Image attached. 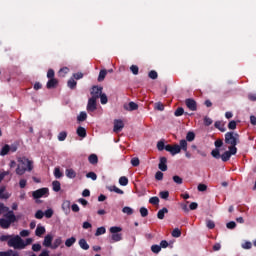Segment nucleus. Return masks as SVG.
Masks as SVG:
<instances>
[{"instance_id": "nucleus-51", "label": "nucleus", "mask_w": 256, "mask_h": 256, "mask_svg": "<svg viewBox=\"0 0 256 256\" xmlns=\"http://www.w3.org/2000/svg\"><path fill=\"white\" fill-rule=\"evenodd\" d=\"M86 177L88 179H92V181H97V174L95 172H89L86 174Z\"/></svg>"}, {"instance_id": "nucleus-64", "label": "nucleus", "mask_w": 256, "mask_h": 256, "mask_svg": "<svg viewBox=\"0 0 256 256\" xmlns=\"http://www.w3.org/2000/svg\"><path fill=\"white\" fill-rule=\"evenodd\" d=\"M12 253L13 250L2 251L0 252V256H11Z\"/></svg>"}, {"instance_id": "nucleus-13", "label": "nucleus", "mask_w": 256, "mask_h": 256, "mask_svg": "<svg viewBox=\"0 0 256 256\" xmlns=\"http://www.w3.org/2000/svg\"><path fill=\"white\" fill-rule=\"evenodd\" d=\"M125 111H137L139 109V105L135 102H130L129 104L124 105Z\"/></svg>"}, {"instance_id": "nucleus-26", "label": "nucleus", "mask_w": 256, "mask_h": 256, "mask_svg": "<svg viewBox=\"0 0 256 256\" xmlns=\"http://www.w3.org/2000/svg\"><path fill=\"white\" fill-rule=\"evenodd\" d=\"M88 161L91 163V165H97V163H99V158L96 154H91L88 158Z\"/></svg>"}, {"instance_id": "nucleus-39", "label": "nucleus", "mask_w": 256, "mask_h": 256, "mask_svg": "<svg viewBox=\"0 0 256 256\" xmlns=\"http://www.w3.org/2000/svg\"><path fill=\"white\" fill-rule=\"evenodd\" d=\"M9 211L13 210H9V207L5 206L3 203H0V215L3 213H9Z\"/></svg>"}, {"instance_id": "nucleus-20", "label": "nucleus", "mask_w": 256, "mask_h": 256, "mask_svg": "<svg viewBox=\"0 0 256 256\" xmlns=\"http://www.w3.org/2000/svg\"><path fill=\"white\" fill-rule=\"evenodd\" d=\"M122 240H123V234H121V233L112 234V236H111V243H117Z\"/></svg>"}, {"instance_id": "nucleus-31", "label": "nucleus", "mask_w": 256, "mask_h": 256, "mask_svg": "<svg viewBox=\"0 0 256 256\" xmlns=\"http://www.w3.org/2000/svg\"><path fill=\"white\" fill-rule=\"evenodd\" d=\"M119 184L122 185V187H127V185H129V179L125 176H121L119 178Z\"/></svg>"}, {"instance_id": "nucleus-19", "label": "nucleus", "mask_w": 256, "mask_h": 256, "mask_svg": "<svg viewBox=\"0 0 256 256\" xmlns=\"http://www.w3.org/2000/svg\"><path fill=\"white\" fill-rule=\"evenodd\" d=\"M9 151H11V146H9V144H5L0 151L1 157H5V155H8Z\"/></svg>"}, {"instance_id": "nucleus-53", "label": "nucleus", "mask_w": 256, "mask_h": 256, "mask_svg": "<svg viewBox=\"0 0 256 256\" xmlns=\"http://www.w3.org/2000/svg\"><path fill=\"white\" fill-rule=\"evenodd\" d=\"M140 160L137 157H134L131 159V165L132 167H139Z\"/></svg>"}, {"instance_id": "nucleus-15", "label": "nucleus", "mask_w": 256, "mask_h": 256, "mask_svg": "<svg viewBox=\"0 0 256 256\" xmlns=\"http://www.w3.org/2000/svg\"><path fill=\"white\" fill-rule=\"evenodd\" d=\"M158 169H160V171H167V158L166 157L160 158V162L158 164Z\"/></svg>"}, {"instance_id": "nucleus-1", "label": "nucleus", "mask_w": 256, "mask_h": 256, "mask_svg": "<svg viewBox=\"0 0 256 256\" xmlns=\"http://www.w3.org/2000/svg\"><path fill=\"white\" fill-rule=\"evenodd\" d=\"M18 165L16 168L17 175H25V172L33 171V161L29 160L28 158H19Z\"/></svg>"}, {"instance_id": "nucleus-18", "label": "nucleus", "mask_w": 256, "mask_h": 256, "mask_svg": "<svg viewBox=\"0 0 256 256\" xmlns=\"http://www.w3.org/2000/svg\"><path fill=\"white\" fill-rule=\"evenodd\" d=\"M66 177H68V179H75L77 177V172L72 168L66 169Z\"/></svg>"}, {"instance_id": "nucleus-62", "label": "nucleus", "mask_w": 256, "mask_h": 256, "mask_svg": "<svg viewBox=\"0 0 256 256\" xmlns=\"http://www.w3.org/2000/svg\"><path fill=\"white\" fill-rule=\"evenodd\" d=\"M148 77L150 79H157V77H158L157 71H155V70L150 71L148 74Z\"/></svg>"}, {"instance_id": "nucleus-52", "label": "nucleus", "mask_w": 256, "mask_h": 256, "mask_svg": "<svg viewBox=\"0 0 256 256\" xmlns=\"http://www.w3.org/2000/svg\"><path fill=\"white\" fill-rule=\"evenodd\" d=\"M172 237H175V238L181 237V230L179 228H175L172 231Z\"/></svg>"}, {"instance_id": "nucleus-58", "label": "nucleus", "mask_w": 256, "mask_h": 256, "mask_svg": "<svg viewBox=\"0 0 256 256\" xmlns=\"http://www.w3.org/2000/svg\"><path fill=\"white\" fill-rule=\"evenodd\" d=\"M155 109H157V111H164L165 110V105H163V103H161V102H157L155 104Z\"/></svg>"}, {"instance_id": "nucleus-8", "label": "nucleus", "mask_w": 256, "mask_h": 256, "mask_svg": "<svg viewBox=\"0 0 256 256\" xmlns=\"http://www.w3.org/2000/svg\"><path fill=\"white\" fill-rule=\"evenodd\" d=\"M92 99L98 100L103 95V87L94 86L91 91Z\"/></svg>"}, {"instance_id": "nucleus-4", "label": "nucleus", "mask_w": 256, "mask_h": 256, "mask_svg": "<svg viewBox=\"0 0 256 256\" xmlns=\"http://www.w3.org/2000/svg\"><path fill=\"white\" fill-rule=\"evenodd\" d=\"M8 247H13V249L20 250L24 249L23 240L19 235H16L14 237L12 236V238L8 240Z\"/></svg>"}, {"instance_id": "nucleus-12", "label": "nucleus", "mask_w": 256, "mask_h": 256, "mask_svg": "<svg viewBox=\"0 0 256 256\" xmlns=\"http://www.w3.org/2000/svg\"><path fill=\"white\" fill-rule=\"evenodd\" d=\"M11 193L7 192L6 186H0V199H4L7 201V199H10Z\"/></svg>"}, {"instance_id": "nucleus-43", "label": "nucleus", "mask_w": 256, "mask_h": 256, "mask_svg": "<svg viewBox=\"0 0 256 256\" xmlns=\"http://www.w3.org/2000/svg\"><path fill=\"white\" fill-rule=\"evenodd\" d=\"M122 212L125 213L126 215H133V208H131L129 206H125L122 209Z\"/></svg>"}, {"instance_id": "nucleus-40", "label": "nucleus", "mask_w": 256, "mask_h": 256, "mask_svg": "<svg viewBox=\"0 0 256 256\" xmlns=\"http://www.w3.org/2000/svg\"><path fill=\"white\" fill-rule=\"evenodd\" d=\"M212 157H214V159H221V153L219 152V149H214L211 152Z\"/></svg>"}, {"instance_id": "nucleus-5", "label": "nucleus", "mask_w": 256, "mask_h": 256, "mask_svg": "<svg viewBox=\"0 0 256 256\" xmlns=\"http://www.w3.org/2000/svg\"><path fill=\"white\" fill-rule=\"evenodd\" d=\"M229 151L224 152L220 157L224 163L231 159V155H237V147H228Z\"/></svg>"}, {"instance_id": "nucleus-35", "label": "nucleus", "mask_w": 256, "mask_h": 256, "mask_svg": "<svg viewBox=\"0 0 256 256\" xmlns=\"http://www.w3.org/2000/svg\"><path fill=\"white\" fill-rule=\"evenodd\" d=\"M54 177L56 179H61V177H63V172H61V169L59 167H56L54 169Z\"/></svg>"}, {"instance_id": "nucleus-30", "label": "nucleus", "mask_w": 256, "mask_h": 256, "mask_svg": "<svg viewBox=\"0 0 256 256\" xmlns=\"http://www.w3.org/2000/svg\"><path fill=\"white\" fill-rule=\"evenodd\" d=\"M61 243H63L61 237L56 238L51 246V249H57L61 245Z\"/></svg>"}, {"instance_id": "nucleus-56", "label": "nucleus", "mask_w": 256, "mask_h": 256, "mask_svg": "<svg viewBox=\"0 0 256 256\" xmlns=\"http://www.w3.org/2000/svg\"><path fill=\"white\" fill-rule=\"evenodd\" d=\"M152 253H160L161 252V246L159 245H152L151 246Z\"/></svg>"}, {"instance_id": "nucleus-22", "label": "nucleus", "mask_w": 256, "mask_h": 256, "mask_svg": "<svg viewBox=\"0 0 256 256\" xmlns=\"http://www.w3.org/2000/svg\"><path fill=\"white\" fill-rule=\"evenodd\" d=\"M36 237H41L42 235H45V227L38 225L35 231Z\"/></svg>"}, {"instance_id": "nucleus-60", "label": "nucleus", "mask_w": 256, "mask_h": 256, "mask_svg": "<svg viewBox=\"0 0 256 256\" xmlns=\"http://www.w3.org/2000/svg\"><path fill=\"white\" fill-rule=\"evenodd\" d=\"M165 142L164 141H159L158 143H157V149H158V151H163L164 149H165Z\"/></svg>"}, {"instance_id": "nucleus-6", "label": "nucleus", "mask_w": 256, "mask_h": 256, "mask_svg": "<svg viewBox=\"0 0 256 256\" xmlns=\"http://www.w3.org/2000/svg\"><path fill=\"white\" fill-rule=\"evenodd\" d=\"M47 195H49V188H40L32 192L34 199H41V197H47Z\"/></svg>"}, {"instance_id": "nucleus-42", "label": "nucleus", "mask_w": 256, "mask_h": 256, "mask_svg": "<svg viewBox=\"0 0 256 256\" xmlns=\"http://www.w3.org/2000/svg\"><path fill=\"white\" fill-rule=\"evenodd\" d=\"M67 139V131H62L58 134V141H65Z\"/></svg>"}, {"instance_id": "nucleus-32", "label": "nucleus", "mask_w": 256, "mask_h": 256, "mask_svg": "<svg viewBox=\"0 0 256 256\" xmlns=\"http://www.w3.org/2000/svg\"><path fill=\"white\" fill-rule=\"evenodd\" d=\"M105 77H107V70L106 69L100 70L99 76H98V81L99 82L105 81Z\"/></svg>"}, {"instance_id": "nucleus-48", "label": "nucleus", "mask_w": 256, "mask_h": 256, "mask_svg": "<svg viewBox=\"0 0 256 256\" xmlns=\"http://www.w3.org/2000/svg\"><path fill=\"white\" fill-rule=\"evenodd\" d=\"M183 113H185V110L182 107H179L174 112V115H175V117H181V115H183Z\"/></svg>"}, {"instance_id": "nucleus-14", "label": "nucleus", "mask_w": 256, "mask_h": 256, "mask_svg": "<svg viewBox=\"0 0 256 256\" xmlns=\"http://www.w3.org/2000/svg\"><path fill=\"white\" fill-rule=\"evenodd\" d=\"M62 209L66 215H69V213H71V201L65 200L62 203Z\"/></svg>"}, {"instance_id": "nucleus-46", "label": "nucleus", "mask_w": 256, "mask_h": 256, "mask_svg": "<svg viewBox=\"0 0 256 256\" xmlns=\"http://www.w3.org/2000/svg\"><path fill=\"white\" fill-rule=\"evenodd\" d=\"M46 219H51L53 217V209L49 208L44 212Z\"/></svg>"}, {"instance_id": "nucleus-33", "label": "nucleus", "mask_w": 256, "mask_h": 256, "mask_svg": "<svg viewBox=\"0 0 256 256\" xmlns=\"http://www.w3.org/2000/svg\"><path fill=\"white\" fill-rule=\"evenodd\" d=\"M179 147H180V151L182 150L184 152H187V140L185 139L180 140Z\"/></svg>"}, {"instance_id": "nucleus-23", "label": "nucleus", "mask_w": 256, "mask_h": 256, "mask_svg": "<svg viewBox=\"0 0 256 256\" xmlns=\"http://www.w3.org/2000/svg\"><path fill=\"white\" fill-rule=\"evenodd\" d=\"M77 135H78V137L85 138V137H87V130H85L84 127L79 126L77 128Z\"/></svg>"}, {"instance_id": "nucleus-11", "label": "nucleus", "mask_w": 256, "mask_h": 256, "mask_svg": "<svg viewBox=\"0 0 256 256\" xmlns=\"http://www.w3.org/2000/svg\"><path fill=\"white\" fill-rule=\"evenodd\" d=\"M123 127H125V124L122 120H114V133H120V131H123Z\"/></svg>"}, {"instance_id": "nucleus-44", "label": "nucleus", "mask_w": 256, "mask_h": 256, "mask_svg": "<svg viewBox=\"0 0 256 256\" xmlns=\"http://www.w3.org/2000/svg\"><path fill=\"white\" fill-rule=\"evenodd\" d=\"M173 181L176 183V185H182L183 184V178H181L178 175L173 176Z\"/></svg>"}, {"instance_id": "nucleus-2", "label": "nucleus", "mask_w": 256, "mask_h": 256, "mask_svg": "<svg viewBox=\"0 0 256 256\" xmlns=\"http://www.w3.org/2000/svg\"><path fill=\"white\" fill-rule=\"evenodd\" d=\"M17 221V216H15V212L8 211L6 214H4V218L0 219V227L2 229H9L11 227L12 223H15Z\"/></svg>"}, {"instance_id": "nucleus-10", "label": "nucleus", "mask_w": 256, "mask_h": 256, "mask_svg": "<svg viewBox=\"0 0 256 256\" xmlns=\"http://www.w3.org/2000/svg\"><path fill=\"white\" fill-rule=\"evenodd\" d=\"M185 105L190 111H197V102L191 98L185 100Z\"/></svg>"}, {"instance_id": "nucleus-34", "label": "nucleus", "mask_w": 256, "mask_h": 256, "mask_svg": "<svg viewBox=\"0 0 256 256\" xmlns=\"http://www.w3.org/2000/svg\"><path fill=\"white\" fill-rule=\"evenodd\" d=\"M108 190H110L111 192L114 191V193H117L118 195H123V190L117 188V186H109Z\"/></svg>"}, {"instance_id": "nucleus-28", "label": "nucleus", "mask_w": 256, "mask_h": 256, "mask_svg": "<svg viewBox=\"0 0 256 256\" xmlns=\"http://www.w3.org/2000/svg\"><path fill=\"white\" fill-rule=\"evenodd\" d=\"M166 213H169V210L167 208H162L161 210H159L157 213L158 219H165Z\"/></svg>"}, {"instance_id": "nucleus-27", "label": "nucleus", "mask_w": 256, "mask_h": 256, "mask_svg": "<svg viewBox=\"0 0 256 256\" xmlns=\"http://www.w3.org/2000/svg\"><path fill=\"white\" fill-rule=\"evenodd\" d=\"M76 242H77V238L72 236L71 238L66 239L65 245L67 247H73V245H75Z\"/></svg>"}, {"instance_id": "nucleus-38", "label": "nucleus", "mask_w": 256, "mask_h": 256, "mask_svg": "<svg viewBox=\"0 0 256 256\" xmlns=\"http://www.w3.org/2000/svg\"><path fill=\"white\" fill-rule=\"evenodd\" d=\"M87 120V112H80L77 117V121L83 122Z\"/></svg>"}, {"instance_id": "nucleus-54", "label": "nucleus", "mask_w": 256, "mask_h": 256, "mask_svg": "<svg viewBox=\"0 0 256 256\" xmlns=\"http://www.w3.org/2000/svg\"><path fill=\"white\" fill-rule=\"evenodd\" d=\"M206 227L208 229H215V222L213 220H206Z\"/></svg>"}, {"instance_id": "nucleus-3", "label": "nucleus", "mask_w": 256, "mask_h": 256, "mask_svg": "<svg viewBox=\"0 0 256 256\" xmlns=\"http://www.w3.org/2000/svg\"><path fill=\"white\" fill-rule=\"evenodd\" d=\"M225 143L226 145H230L229 147H237L239 135L236 132H227L225 134Z\"/></svg>"}, {"instance_id": "nucleus-61", "label": "nucleus", "mask_w": 256, "mask_h": 256, "mask_svg": "<svg viewBox=\"0 0 256 256\" xmlns=\"http://www.w3.org/2000/svg\"><path fill=\"white\" fill-rule=\"evenodd\" d=\"M32 251H34L36 253L41 251V244H39V243L33 244L32 245Z\"/></svg>"}, {"instance_id": "nucleus-63", "label": "nucleus", "mask_w": 256, "mask_h": 256, "mask_svg": "<svg viewBox=\"0 0 256 256\" xmlns=\"http://www.w3.org/2000/svg\"><path fill=\"white\" fill-rule=\"evenodd\" d=\"M159 195L161 199H169V191H162Z\"/></svg>"}, {"instance_id": "nucleus-16", "label": "nucleus", "mask_w": 256, "mask_h": 256, "mask_svg": "<svg viewBox=\"0 0 256 256\" xmlns=\"http://www.w3.org/2000/svg\"><path fill=\"white\" fill-rule=\"evenodd\" d=\"M51 243H53V236L48 234L44 237L43 246L44 247H52Z\"/></svg>"}, {"instance_id": "nucleus-29", "label": "nucleus", "mask_w": 256, "mask_h": 256, "mask_svg": "<svg viewBox=\"0 0 256 256\" xmlns=\"http://www.w3.org/2000/svg\"><path fill=\"white\" fill-rule=\"evenodd\" d=\"M57 85V79L55 78H50V80L47 82V89H53Z\"/></svg>"}, {"instance_id": "nucleus-59", "label": "nucleus", "mask_w": 256, "mask_h": 256, "mask_svg": "<svg viewBox=\"0 0 256 256\" xmlns=\"http://www.w3.org/2000/svg\"><path fill=\"white\" fill-rule=\"evenodd\" d=\"M43 217H45V214L42 210H38L36 213H35V218L36 219H43Z\"/></svg>"}, {"instance_id": "nucleus-17", "label": "nucleus", "mask_w": 256, "mask_h": 256, "mask_svg": "<svg viewBox=\"0 0 256 256\" xmlns=\"http://www.w3.org/2000/svg\"><path fill=\"white\" fill-rule=\"evenodd\" d=\"M214 127L221 131V133H225V131H227V128H225V123H223V121H216L214 123Z\"/></svg>"}, {"instance_id": "nucleus-41", "label": "nucleus", "mask_w": 256, "mask_h": 256, "mask_svg": "<svg viewBox=\"0 0 256 256\" xmlns=\"http://www.w3.org/2000/svg\"><path fill=\"white\" fill-rule=\"evenodd\" d=\"M68 87L69 89H75V87H77V81L71 78L70 80H68Z\"/></svg>"}, {"instance_id": "nucleus-36", "label": "nucleus", "mask_w": 256, "mask_h": 256, "mask_svg": "<svg viewBox=\"0 0 256 256\" xmlns=\"http://www.w3.org/2000/svg\"><path fill=\"white\" fill-rule=\"evenodd\" d=\"M121 231H123V228H121L119 226H112L110 228V233H112V234H119V233H121Z\"/></svg>"}, {"instance_id": "nucleus-24", "label": "nucleus", "mask_w": 256, "mask_h": 256, "mask_svg": "<svg viewBox=\"0 0 256 256\" xmlns=\"http://www.w3.org/2000/svg\"><path fill=\"white\" fill-rule=\"evenodd\" d=\"M10 175V171L0 170V183H3V181H5V178L9 177Z\"/></svg>"}, {"instance_id": "nucleus-21", "label": "nucleus", "mask_w": 256, "mask_h": 256, "mask_svg": "<svg viewBox=\"0 0 256 256\" xmlns=\"http://www.w3.org/2000/svg\"><path fill=\"white\" fill-rule=\"evenodd\" d=\"M78 244L84 251H89V245L87 243V240H85L84 238L80 239Z\"/></svg>"}, {"instance_id": "nucleus-45", "label": "nucleus", "mask_w": 256, "mask_h": 256, "mask_svg": "<svg viewBox=\"0 0 256 256\" xmlns=\"http://www.w3.org/2000/svg\"><path fill=\"white\" fill-rule=\"evenodd\" d=\"M186 141H195V133L194 132H188L186 135Z\"/></svg>"}, {"instance_id": "nucleus-25", "label": "nucleus", "mask_w": 256, "mask_h": 256, "mask_svg": "<svg viewBox=\"0 0 256 256\" xmlns=\"http://www.w3.org/2000/svg\"><path fill=\"white\" fill-rule=\"evenodd\" d=\"M52 188H53V191H55V193H59V191H61V182L57 180L53 181Z\"/></svg>"}, {"instance_id": "nucleus-57", "label": "nucleus", "mask_w": 256, "mask_h": 256, "mask_svg": "<svg viewBox=\"0 0 256 256\" xmlns=\"http://www.w3.org/2000/svg\"><path fill=\"white\" fill-rule=\"evenodd\" d=\"M140 214H141V217H147V215H149V210H147V208L145 207H141Z\"/></svg>"}, {"instance_id": "nucleus-49", "label": "nucleus", "mask_w": 256, "mask_h": 256, "mask_svg": "<svg viewBox=\"0 0 256 256\" xmlns=\"http://www.w3.org/2000/svg\"><path fill=\"white\" fill-rule=\"evenodd\" d=\"M228 129L234 131V129H237V122L235 120H232L228 123Z\"/></svg>"}, {"instance_id": "nucleus-47", "label": "nucleus", "mask_w": 256, "mask_h": 256, "mask_svg": "<svg viewBox=\"0 0 256 256\" xmlns=\"http://www.w3.org/2000/svg\"><path fill=\"white\" fill-rule=\"evenodd\" d=\"M99 97H100V103L102 105H107V102L109 101L107 98V94H102Z\"/></svg>"}, {"instance_id": "nucleus-9", "label": "nucleus", "mask_w": 256, "mask_h": 256, "mask_svg": "<svg viewBox=\"0 0 256 256\" xmlns=\"http://www.w3.org/2000/svg\"><path fill=\"white\" fill-rule=\"evenodd\" d=\"M87 111L88 113H93L94 111H97V99L89 98L87 104Z\"/></svg>"}, {"instance_id": "nucleus-37", "label": "nucleus", "mask_w": 256, "mask_h": 256, "mask_svg": "<svg viewBox=\"0 0 256 256\" xmlns=\"http://www.w3.org/2000/svg\"><path fill=\"white\" fill-rule=\"evenodd\" d=\"M105 233H107V230L105 229V227H99L96 230L95 236L99 237V235H105Z\"/></svg>"}, {"instance_id": "nucleus-55", "label": "nucleus", "mask_w": 256, "mask_h": 256, "mask_svg": "<svg viewBox=\"0 0 256 256\" xmlns=\"http://www.w3.org/2000/svg\"><path fill=\"white\" fill-rule=\"evenodd\" d=\"M130 71H132L133 75H139V66L137 65H132L130 67Z\"/></svg>"}, {"instance_id": "nucleus-7", "label": "nucleus", "mask_w": 256, "mask_h": 256, "mask_svg": "<svg viewBox=\"0 0 256 256\" xmlns=\"http://www.w3.org/2000/svg\"><path fill=\"white\" fill-rule=\"evenodd\" d=\"M165 151H168L170 155H178V153H181V147H179V144L171 145L168 144L165 146Z\"/></svg>"}, {"instance_id": "nucleus-50", "label": "nucleus", "mask_w": 256, "mask_h": 256, "mask_svg": "<svg viewBox=\"0 0 256 256\" xmlns=\"http://www.w3.org/2000/svg\"><path fill=\"white\" fill-rule=\"evenodd\" d=\"M149 203H151V205H159V197L157 196L151 197L149 199Z\"/></svg>"}]
</instances>
